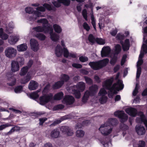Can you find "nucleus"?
Returning <instances> with one entry per match:
<instances>
[{"instance_id": "nucleus-8", "label": "nucleus", "mask_w": 147, "mask_h": 147, "mask_svg": "<svg viewBox=\"0 0 147 147\" xmlns=\"http://www.w3.org/2000/svg\"><path fill=\"white\" fill-rule=\"evenodd\" d=\"M107 94V92L103 88L101 89L99 91L98 95L99 96H101L99 99L100 102L101 104H104L107 101V98L105 96V95Z\"/></svg>"}, {"instance_id": "nucleus-24", "label": "nucleus", "mask_w": 147, "mask_h": 147, "mask_svg": "<svg viewBox=\"0 0 147 147\" xmlns=\"http://www.w3.org/2000/svg\"><path fill=\"white\" fill-rule=\"evenodd\" d=\"M76 87L77 89L80 90L81 92H83L85 88L86 85L84 82H81L77 84Z\"/></svg>"}, {"instance_id": "nucleus-28", "label": "nucleus", "mask_w": 147, "mask_h": 147, "mask_svg": "<svg viewBox=\"0 0 147 147\" xmlns=\"http://www.w3.org/2000/svg\"><path fill=\"white\" fill-rule=\"evenodd\" d=\"M118 121L116 119L113 118H111L109 119L108 121L106 123H108V124H110L113 127V126L116 125Z\"/></svg>"}, {"instance_id": "nucleus-34", "label": "nucleus", "mask_w": 147, "mask_h": 147, "mask_svg": "<svg viewBox=\"0 0 147 147\" xmlns=\"http://www.w3.org/2000/svg\"><path fill=\"white\" fill-rule=\"evenodd\" d=\"M121 50V47L120 45L119 44H117L115 46V54L117 55L119 54Z\"/></svg>"}, {"instance_id": "nucleus-3", "label": "nucleus", "mask_w": 147, "mask_h": 147, "mask_svg": "<svg viewBox=\"0 0 147 147\" xmlns=\"http://www.w3.org/2000/svg\"><path fill=\"white\" fill-rule=\"evenodd\" d=\"M113 127L108 123H105L102 124L99 129L101 133L104 136H107L112 132Z\"/></svg>"}, {"instance_id": "nucleus-35", "label": "nucleus", "mask_w": 147, "mask_h": 147, "mask_svg": "<svg viewBox=\"0 0 147 147\" xmlns=\"http://www.w3.org/2000/svg\"><path fill=\"white\" fill-rule=\"evenodd\" d=\"M35 36L37 38L41 40H44L46 38L45 35L40 33L37 34Z\"/></svg>"}, {"instance_id": "nucleus-30", "label": "nucleus", "mask_w": 147, "mask_h": 147, "mask_svg": "<svg viewBox=\"0 0 147 147\" xmlns=\"http://www.w3.org/2000/svg\"><path fill=\"white\" fill-rule=\"evenodd\" d=\"M63 93L62 92L58 93L54 95V99L55 100H60L63 98Z\"/></svg>"}, {"instance_id": "nucleus-58", "label": "nucleus", "mask_w": 147, "mask_h": 147, "mask_svg": "<svg viewBox=\"0 0 147 147\" xmlns=\"http://www.w3.org/2000/svg\"><path fill=\"white\" fill-rule=\"evenodd\" d=\"M83 26L84 29L87 31H89L90 29V27L86 22H84L83 23Z\"/></svg>"}, {"instance_id": "nucleus-38", "label": "nucleus", "mask_w": 147, "mask_h": 147, "mask_svg": "<svg viewBox=\"0 0 147 147\" xmlns=\"http://www.w3.org/2000/svg\"><path fill=\"white\" fill-rule=\"evenodd\" d=\"M28 69V67L27 66L23 67L21 70V71L20 74V75L21 76L24 75L27 72Z\"/></svg>"}, {"instance_id": "nucleus-50", "label": "nucleus", "mask_w": 147, "mask_h": 147, "mask_svg": "<svg viewBox=\"0 0 147 147\" xmlns=\"http://www.w3.org/2000/svg\"><path fill=\"white\" fill-rule=\"evenodd\" d=\"M19 69V65H11V70L13 72H15Z\"/></svg>"}, {"instance_id": "nucleus-18", "label": "nucleus", "mask_w": 147, "mask_h": 147, "mask_svg": "<svg viewBox=\"0 0 147 147\" xmlns=\"http://www.w3.org/2000/svg\"><path fill=\"white\" fill-rule=\"evenodd\" d=\"M18 37L15 36H10L8 38V42L11 45H14L18 40Z\"/></svg>"}, {"instance_id": "nucleus-26", "label": "nucleus", "mask_w": 147, "mask_h": 147, "mask_svg": "<svg viewBox=\"0 0 147 147\" xmlns=\"http://www.w3.org/2000/svg\"><path fill=\"white\" fill-rule=\"evenodd\" d=\"M50 38L51 40L54 42H57L59 39V36L58 35L55 33H53V32L50 33Z\"/></svg>"}, {"instance_id": "nucleus-47", "label": "nucleus", "mask_w": 147, "mask_h": 147, "mask_svg": "<svg viewBox=\"0 0 147 147\" xmlns=\"http://www.w3.org/2000/svg\"><path fill=\"white\" fill-rule=\"evenodd\" d=\"M89 121L88 120H86L83 122V124H78L76 125V128L77 129L79 128H82L83 126L85 125H87V123H88Z\"/></svg>"}, {"instance_id": "nucleus-41", "label": "nucleus", "mask_w": 147, "mask_h": 147, "mask_svg": "<svg viewBox=\"0 0 147 147\" xmlns=\"http://www.w3.org/2000/svg\"><path fill=\"white\" fill-rule=\"evenodd\" d=\"M61 81H64V83L65 82H66L68 81L69 79V76L65 74L62 75L61 76Z\"/></svg>"}, {"instance_id": "nucleus-56", "label": "nucleus", "mask_w": 147, "mask_h": 147, "mask_svg": "<svg viewBox=\"0 0 147 147\" xmlns=\"http://www.w3.org/2000/svg\"><path fill=\"white\" fill-rule=\"evenodd\" d=\"M84 77L87 83L89 85H91L92 84V80L90 78L86 76H85Z\"/></svg>"}, {"instance_id": "nucleus-12", "label": "nucleus", "mask_w": 147, "mask_h": 147, "mask_svg": "<svg viewBox=\"0 0 147 147\" xmlns=\"http://www.w3.org/2000/svg\"><path fill=\"white\" fill-rule=\"evenodd\" d=\"M74 101V98L71 96L67 95L65 96L63 101V102L67 105L72 104Z\"/></svg>"}, {"instance_id": "nucleus-4", "label": "nucleus", "mask_w": 147, "mask_h": 147, "mask_svg": "<svg viewBox=\"0 0 147 147\" xmlns=\"http://www.w3.org/2000/svg\"><path fill=\"white\" fill-rule=\"evenodd\" d=\"M63 53V56L65 58H67L69 57V53L67 48L64 47L63 49L59 45H58L56 46L55 53L57 57H60L62 55Z\"/></svg>"}, {"instance_id": "nucleus-22", "label": "nucleus", "mask_w": 147, "mask_h": 147, "mask_svg": "<svg viewBox=\"0 0 147 147\" xmlns=\"http://www.w3.org/2000/svg\"><path fill=\"white\" fill-rule=\"evenodd\" d=\"M24 59L21 57H18L16 61H12L11 64H24Z\"/></svg>"}, {"instance_id": "nucleus-25", "label": "nucleus", "mask_w": 147, "mask_h": 147, "mask_svg": "<svg viewBox=\"0 0 147 147\" xmlns=\"http://www.w3.org/2000/svg\"><path fill=\"white\" fill-rule=\"evenodd\" d=\"M27 48V46L26 44H22L17 46V49L19 51H26Z\"/></svg>"}, {"instance_id": "nucleus-7", "label": "nucleus", "mask_w": 147, "mask_h": 147, "mask_svg": "<svg viewBox=\"0 0 147 147\" xmlns=\"http://www.w3.org/2000/svg\"><path fill=\"white\" fill-rule=\"evenodd\" d=\"M114 115L118 117L121 120V122H123L126 121L128 119V116L123 111H117L114 113Z\"/></svg>"}, {"instance_id": "nucleus-13", "label": "nucleus", "mask_w": 147, "mask_h": 147, "mask_svg": "<svg viewBox=\"0 0 147 147\" xmlns=\"http://www.w3.org/2000/svg\"><path fill=\"white\" fill-rule=\"evenodd\" d=\"M111 48L109 47H104L101 52L102 57H106L110 54L111 52Z\"/></svg>"}, {"instance_id": "nucleus-33", "label": "nucleus", "mask_w": 147, "mask_h": 147, "mask_svg": "<svg viewBox=\"0 0 147 147\" xmlns=\"http://www.w3.org/2000/svg\"><path fill=\"white\" fill-rule=\"evenodd\" d=\"M39 90H38L35 92L32 93L29 95L30 97L34 99H36L38 98L39 96V95L38 94V93L40 92Z\"/></svg>"}, {"instance_id": "nucleus-10", "label": "nucleus", "mask_w": 147, "mask_h": 147, "mask_svg": "<svg viewBox=\"0 0 147 147\" xmlns=\"http://www.w3.org/2000/svg\"><path fill=\"white\" fill-rule=\"evenodd\" d=\"M30 44L31 49L34 51L38 49V41L34 39H31L30 40Z\"/></svg>"}, {"instance_id": "nucleus-15", "label": "nucleus", "mask_w": 147, "mask_h": 147, "mask_svg": "<svg viewBox=\"0 0 147 147\" xmlns=\"http://www.w3.org/2000/svg\"><path fill=\"white\" fill-rule=\"evenodd\" d=\"M135 129L136 132L139 135H143L145 133L146 131L144 127L141 125H137Z\"/></svg>"}, {"instance_id": "nucleus-21", "label": "nucleus", "mask_w": 147, "mask_h": 147, "mask_svg": "<svg viewBox=\"0 0 147 147\" xmlns=\"http://www.w3.org/2000/svg\"><path fill=\"white\" fill-rule=\"evenodd\" d=\"M60 135V132L58 129H55L53 130L50 134V136L53 138L58 137Z\"/></svg>"}, {"instance_id": "nucleus-61", "label": "nucleus", "mask_w": 147, "mask_h": 147, "mask_svg": "<svg viewBox=\"0 0 147 147\" xmlns=\"http://www.w3.org/2000/svg\"><path fill=\"white\" fill-rule=\"evenodd\" d=\"M117 61V58L116 57H114L112 58L110 61L111 64H115Z\"/></svg>"}, {"instance_id": "nucleus-44", "label": "nucleus", "mask_w": 147, "mask_h": 147, "mask_svg": "<svg viewBox=\"0 0 147 147\" xmlns=\"http://www.w3.org/2000/svg\"><path fill=\"white\" fill-rule=\"evenodd\" d=\"M37 22L38 23H42V25H46L49 24L47 20L45 18L38 20Z\"/></svg>"}, {"instance_id": "nucleus-17", "label": "nucleus", "mask_w": 147, "mask_h": 147, "mask_svg": "<svg viewBox=\"0 0 147 147\" xmlns=\"http://www.w3.org/2000/svg\"><path fill=\"white\" fill-rule=\"evenodd\" d=\"M109 61V59L107 58L96 62H90L88 64H107Z\"/></svg>"}, {"instance_id": "nucleus-20", "label": "nucleus", "mask_w": 147, "mask_h": 147, "mask_svg": "<svg viewBox=\"0 0 147 147\" xmlns=\"http://www.w3.org/2000/svg\"><path fill=\"white\" fill-rule=\"evenodd\" d=\"M42 28L43 29V32L45 33H47L49 32H50V33L53 32V28L48 24L42 25Z\"/></svg>"}, {"instance_id": "nucleus-57", "label": "nucleus", "mask_w": 147, "mask_h": 147, "mask_svg": "<svg viewBox=\"0 0 147 147\" xmlns=\"http://www.w3.org/2000/svg\"><path fill=\"white\" fill-rule=\"evenodd\" d=\"M84 7L86 8H89L91 9V12H93V4L92 3H90L89 4H86L84 5Z\"/></svg>"}, {"instance_id": "nucleus-43", "label": "nucleus", "mask_w": 147, "mask_h": 147, "mask_svg": "<svg viewBox=\"0 0 147 147\" xmlns=\"http://www.w3.org/2000/svg\"><path fill=\"white\" fill-rule=\"evenodd\" d=\"M140 65H137V69L136 73V78H139L141 74V68Z\"/></svg>"}, {"instance_id": "nucleus-32", "label": "nucleus", "mask_w": 147, "mask_h": 147, "mask_svg": "<svg viewBox=\"0 0 147 147\" xmlns=\"http://www.w3.org/2000/svg\"><path fill=\"white\" fill-rule=\"evenodd\" d=\"M31 79V76L29 73H28L25 78L21 80V82L22 84H25L28 82Z\"/></svg>"}, {"instance_id": "nucleus-1", "label": "nucleus", "mask_w": 147, "mask_h": 147, "mask_svg": "<svg viewBox=\"0 0 147 147\" xmlns=\"http://www.w3.org/2000/svg\"><path fill=\"white\" fill-rule=\"evenodd\" d=\"M113 80V78H111L104 82L102 84L103 86L109 90L112 93L117 94V91L122 90L123 88L122 82L119 80L117 82L114 84L112 86L111 85Z\"/></svg>"}, {"instance_id": "nucleus-16", "label": "nucleus", "mask_w": 147, "mask_h": 147, "mask_svg": "<svg viewBox=\"0 0 147 147\" xmlns=\"http://www.w3.org/2000/svg\"><path fill=\"white\" fill-rule=\"evenodd\" d=\"M38 85V84L36 82L31 80L28 85V88L31 90H33L36 89Z\"/></svg>"}, {"instance_id": "nucleus-46", "label": "nucleus", "mask_w": 147, "mask_h": 147, "mask_svg": "<svg viewBox=\"0 0 147 147\" xmlns=\"http://www.w3.org/2000/svg\"><path fill=\"white\" fill-rule=\"evenodd\" d=\"M96 42L98 44L103 45L105 43V40L101 38H97L96 39Z\"/></svg>"}, {"instance_id": "nucleus-60", "label": "nucleus", "mask_w": 147, "mask_h": 147, "mask_svg": "<svg viewBox=\"0 0 147 147\" xmlns=\"http://www.w3.org/2000/svg\"><path fill=\"white\" fill-rule=\"evenodd\" d=\"M127 57V56L126 54L124 55L121 59L120 64H124L126 61V59Z\"/></svg>"}, {"instance_id": "nucleus-49", "label": "nucleus", "mask_w": 147, "mask_h": 147, "mask_svg": "<svg viewBox=\"0 0 147 147\" xmlns=\"http://www.w3.org/2000/svg\"><path fill=\"white\" fill-rule=\"evenodd\" d=\"M73 94H74L76 98H79L80 97L81 93L80 91L74 90L73 91Z\"/></svg>"}, {"instance_id": "nucleus-36", "label": "nucleus", "mask_w": 147, "mask_h": 147, "mask_svg": "<svg viewBox=\"0 0 147 147\" xmlns=\"http://www.w3.org/2000/svg\"><path fill=\"white\" fill-rule=\"evenodd\" d=\"M84 132L82 130H79L76 132V136L78 137H83L84 135Z\"/></svg>"}, {"instance_id": "nucleus-55", "label": "nucleus", "mask_w": 147, "mask_h": 147, "mask_svg": "<svg viewBox=\"0 0 147 147\" xmlns=\"http://www.w3.org/2000/svg\"><path fill=\"white\" fill-rule=\"evenodd\" d=\"M11 126V125L9 123H7L5 124L0 125V131L2 130L5 128Z\"/></svg>"}, {"instance_id": "nucleus-27", "label": "nucleus", "mask_w": 147, "mask_h": 147, "mask_svg": "<svg viewBox=\"0 0 147 147\" xmlns=\"http://www.w3.org/2000/svg\"><path fill=\"white\" fill-rule=\"evenodd\" d=\"M43 5L45 7V9H46L48 11L53 10V11H55L56 10V9L55 7H52L51 5L49 4L45 3L43 4Z\"/></svg>"}, {"instance_id": "nucleus-54", "label": "nucleus", "mask_w": 147, "mask_h": 147, "mask_svg": "<svg viewBox=\"0 0 147 147\" xmlns=\"http://www.w3.org/2000/svg\"><path fill=\"white\" fill-rule=\"evenodd\" d=\"M125 35L123 34H121L120 33H118L116 36V39L119 40H122L125 38Z\"/></svg>"}, {"instance_id": "nucleus-9", "label": "nucleus", "mask_w": 147, "mask_h": 147, "mask_svg": "<svg viewBox=\"0 0 147 147\" xmlns=\"http://www.w3.org/2000/svg\"><path fill=\"white\" fill-rule=\"evenodd\" d=\"M61 130L63 134L68 136H71L74 134L73 130L67 126H62L61 128Z\"/></svg>"}, {"instance_id": "nucleus-31", "label": "nucleus", "mask_w": 147, "mask_h": 147, "mask_svg": "<svg viewBox=\"0 0 147 147\" xmlns=\"http://www.w3.org/2000/svg\"><path fill=\"white\" fill-rule=\"evenodd\" d=\"M64 81H59L57 82L53 86V88L54 89H58L60 88L63 84Z\"/></svg>"}, {"instance_id": "nucleus-29", "label": "nucleus", "mask_w": 147, "mask_h": 147, "mask_svg": "<svg viewBox=\"0 0 147 147\" xmlns=\"http://www.w3.org/2000/svg\"><path fill=\"white\" fill-rule=\"evenodd\" d=\"M53 28L56 32L59 34L61 32L62 30L61 26L57 24H54Z\"/></svg>"}, {"instance_id": "nucleus-2", "label": "nucleus", "mask_w": 147, "mask_h": 147, "mask_svg": "<svg viewBox=\"0 0 147 147\" xmlns=\"http://www.w3.org/2000/svg\"><path fill=\"white\" fill-rule=\"evenodd\" d=\"M98 86L95 84L92 85L89 88V91L87 90L85 93L83 97L82 101L85 102L88 100L90 96H93L97 91Z\"/></svg>"}, {"instance_id": "nucleus-37", "label": "nucleus", "mask_w": 147, "mask_h": 147, "mask_svg": "<svg viewBox=\"0 0 147 147\" xmlns=\"http://www.w3.org/2000/svg\"><path fill=\"white\" fill-rule=\"evenodd\" d=\"M58 1L66 6H69L71 2L69 0H58Z\"/></svg>"}, {"instance_id": "nucleus-40", "label": "nucleus", "mask_w": 147, "mask_h": 147, "mask_svg": "<svg viewBox=\"0 0 147 147\" xmlns=\"http://www.w3.org/2000/svg\"><path fill=\"white\" fill-rule=\"evenodd\" d=\"M88 40L92 44L94 43L95 41H96V39L92 34H90L89 35L88 37Z\"/></svg>"}, {"instance_id": "nucleus-51", "label": "nucleus", "mask_w": 147, "mask_h": 147, "mask_svg": "<svg viewBox=\"0 0 147 147\" xmlns=\"http://www.w3.org/2000/svg\"><path fill=\"white\" fill-rule=\"evenodd\" d=\"M139 88V85L138 83H136L135 89L133 92V95L136 96L138 92V90Z\"/></svg>"}, {"instance_id": "nucleus-19", "label": "nucleus", "mask_w": 147, "mask_h": 147, "mask_svg": "<svg viewBox=\"0 0 147 147\" xmlns=\"http://www.w3.org/2000/svg\"><path fill=\"white\" fill-rule=\"evenodd\" d=\"M122 48L124 51H127L129 49L130 47V42L129 39L125 40L124 44L123 45Z\"/></svg>"}, {"instance_id": "nucleus-39", "label": "nucleus", "mask_w": 147, "mask_h": 147, "mask_svg": "<svg viewBox=\"0 0 147 147\" xmlns=\"http://www.w3.org/2000/svg\"><path fill=\"white\" fill-rule=\"evenodd\" d=\"M91 67L94 70L99 69L104 66L105 65H90Z\"/></svg>"}, {"instance_id": "nucleus-14", "label": "nucleus", "mask_w": 147, "mask_h": 147, "mask_svg": "<svg viewBox=\"0 0 147 147\" xmlns=\"http://www.w3.org/2000/svg\"><path fill=\"white\" fill-rule=\"evenodd\" d=\"M125 111L126 113L129 115L133 117H135L137 113L136 109L131 107L128 108L126 109Z\"/></svg>"}, {"instance_id": "nucleus-11", "label": "nucleus", "mask_w": 147, "mask_h": 147, "mask_svg": "<svg viewBox=\"0 0 147 147\" xmlns=\"http://www.w3.org/2000/svg\"><path fill=\"white\" fill-rule=\"evenodd\" d=\"M8 77V80L9 82L7 84L10 86H13L15 85L16 80V78L14 77V75L11 73L10 74H8L7 75Z\"/></svg>"}, {"instance_id": "nucleus-53", "label": "nucleus", "mask_w": 147, "mask_h": 147, "mask_svg": "<svg viewBox=\"0 0 147 147\" xmlns=\"http://www.w3.org/2000/svg\"><path fill=\"white\" fill-rule=\"evenodd\" d=\"M32 13L34 14L33 16H34V15L35 16V17H34L35 19H36L37 18L40 17L41 14L40 12L36 10L33 11Z\"/></svg>"}, {"instance_id": "nucleus-52", "label": "nucleus", "mask_w": 147, "mask_h": 147, "mask_svg": "<svg viewBox=\"0 0 147 147\" xmlns=\"http://www.w3.org/2000/svg\"><path fill=\"white\" fill-rule=\"evenodd\" d=\"M22 90V87L20 86L15 88L14 89L15 92L16 93H19L21 92Z\"/></svg>"}, {"instance_id": "nucleus-23", "label": "nucleus", "mask_w": 147, "mask_h": 147, "mask_svg": "<svg viewBox=\"0 0 147 147\" xmlns=\"http://www.w3.org/2000/svg\"><path fill=\"white\" fill-rule=\"evenodd\" d=\"M136 121L138 123H141L143 122L147 127V119L145 118L144 116L142 115L139 118H136Z\"/></svg>"}, {"instance_id": "nucleus-62", "label": "nucleus", "mask_w": 147, "mask_h": 147, "mask_svg": "<svg viewBox=\"0 0 147 147\" xmlns=\"http://www.w3.org/2000/svg\"><path fill=\"white\" fill-rule=\"evenodd\" d=\"M36 9L39 11H40L42 12H44L45 11V7L43 6H40L36 8Z\"/></svg>"}, {"instance_id": "nucleus-59", "label": "nucleus", "mask_w": 147, "mask_h": 147, "mask_svg": "<svg viewBox=\"0 0 147 147\" xmlns=\"http://www.w3.org/2000/svg\"><path fill=\"white\" fill-rule=\"evenodd\" d=\"M25 11L26 12L29 14H31L33 13V9L30 7H26L25 9Z\"/></svg>"}, {"instance_id": "nucleus-63", "label": "nucleus", "mask_w": 147, "mask_h": 147, "mask_svg": "<svg viewBox=\"0 0 147 147\" xmlns=\"http://www.w3.org/2000/svg\"><path fill=\"white\" fill-rule=\"evenodd\" d=\"M142 48L144 52L145 53H147V45L144 44H143Z\"/></svg>"}, {"instance_id": "nucleus-6", "label": "nucleus", "mask_w": 147, "mask_h": 147, "mask_svg": "<svg viewBox=\"0 0 147 147\" xmlns=\"http://www.w3.org/2000/svg\"><path fill=\"white\" fill-rule=\"evenodd\" d=\"M53 95L51 94H45L40 98V104L41 105H44L52 99Z\"/></svg>"}, {"instance_id": "nucleus-64", "label": "nucleus", "mask_w": 147, "mask_h": 147, "mask_svg": "<svg viewBox=\"0 0 147 147\" xmlns=\"http://www.w3.org/2000/svg\"><path fill=\"white\" fill-rule=\"evenodd\" d=\"M145 146V142L142 141H140L139 142V146L138 147H144Z\"/></svg>"}, {"instance_id": "nucleus-45", "label": "nucleus", "mask_w": 147, "mask_h": 147, "mask_svg": "<svg viewBox=\"0 0 147 147\" xmlns=\"http://www.w3.org/2000/svg\"><path fill=\"white\" fill-rule=\"evenodd\" d=\"M33 29L35 31L37 32H43V29L42 26H37L34 27Z\"/></svg>"}, {"instance_id": "nucleus-48", "label": "nucleus", "mask_w": 147, "mask_h": 147, "mask_svg": "<svg viewBox=\"0 0 147 147\" xmlns=\"http://www.w3.org/2000/svg\"><path fill=\"white\" fill-rule=\"evenodd\" d=\"M79 60L80 62L84 63L88 61V58L87 57L82 56L79 57Z\"/></svg>"}, {"instance_id": "nucleus-5", "label": "nucleus", "mask_w": 147, "mask_h": 147, "mask_svg": "<svg viewBox=\"0 0 147 147\" xmlns=\"http://www.w3.org/2000/svg\"><path fill=\"white\" fill-rule=\"evenodd\" d=\"M17 53L16 50L11 47H7L5 51V56L10 58H12L15 57L17 54Z\"/></svg>"}, {"instance_id": "nucleus-42", "label": "nucleus", "mask_w": 147, "mask_h": 147, "mask_svg": "<svg viewBox=\"0 0 147 147\" xmlns=\"http://www.w3.org/2000/svg\"><path fill=\"white\" fill-rule=\"evenodd\" d=\"M88 13L86 9H84L83 10L82 12V15L86 21H87L88 19Z\"/></svg>"}]
</instances>
